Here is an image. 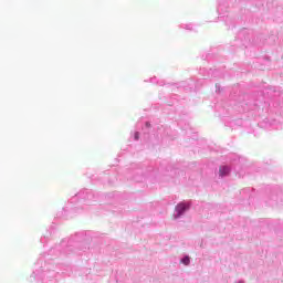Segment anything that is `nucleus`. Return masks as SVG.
<instances>
[{
	"instance_id": "nucleus-4",
	"label": "nucleus",
	"mask_w": 283,
	"mask_h": 283,
	"mask_svg": "<svg viewBox=\"0 0 283 283\" xmlns=\"http://www.w3.org/2000/svg\"><path fill=\"white\" fill-rule=\"evenodd\" d=\"M138 138H140V134L135 133V140H138Z\"/></svg>"
},
{
	"instance_id": "nucleus-1",
	"label": "nucleus",
	"mask_w": 283,
	"mask_h": 283,
	"mask_svg": "<svg viewBox=\"0 0 283 283\" xmlns=\"http://www.w3.org/2000/svg\"><path fill=\"white\" fill-rule=\"evenodd\" d=\"M187 209H189V205H187V203H179L176 207V211H177L178 216H182V213H185V211H187Z\"/></svg>"
},
{
	"instance_id": "nucleus-3",
	"label": "nucleus",
	"mask_w": 283,
	"mask_h": 283,
	"mask_svg": "<svg viewBox=\"0 0 283 283\" xmlns=\"http://www.w3.org/2000/svg\"><path fill=\"white\" fill-rule=\"evenodd\" d=\"M182 264H185L186 266H189V263L191 262V260L189 259V256H186L181 260Z\"/></svg>"
},
{
	"instance_id": "nucleus-2",
	"label": "nucleus",
	"mask_w": 283,
	"mask_h": 283,
	"mask_svg": "<svg viewBox=\"0 0 283 283\" xmlns=\"http://www.w3.org/2000/svg\"><path fill=\"white\" fill-rule=\"evenodd\" d=\"M230 171H231V169L229 168V166H221L219 168V174L221 177L229 176Z\"/></svg>"
}]
</instances>
